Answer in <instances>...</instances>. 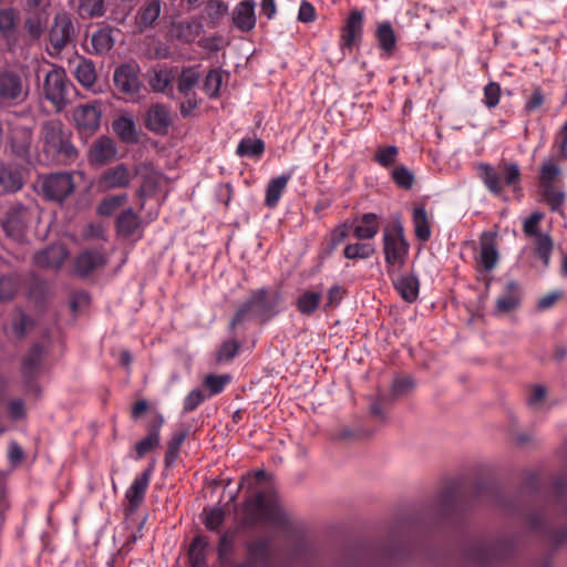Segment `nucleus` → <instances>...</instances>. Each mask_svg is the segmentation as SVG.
<instances>
[{
	"mask_svg": "<svg viewBox=\"0 0 567 567\" xmlns=\"http://www.w3.org/2000/svg\"><path fill=\"white\" fill-rule=\"evenodd\" d=\"M492 493V489L483 482L467 483L454 480L437 494L434 503L435 514L441 519L457 520L473 501L486 497Z\"/></svg>",
	"mask_w": 567,
	"mask_h": 567,
	"instance_id": "obj_1",
	"label": "nucleus"
},
{
	"mask_svg": "<svg viewBox=\"0 0 567 567\" xmlns=\"http://www.w3.org/2000/svg\"><path fill=\"white\" fill-rule=\"evenodd\" d=\"M282 296L279 290L259 288L252 290L246 301L236 310L229 322V329L235 330L237 326L246 320L257 319L267 322L280 312Z\"/></svg>",
	"mask_w": 567,
	"mask_h": 567,
	"instance_id": "obj_2",
	"label": "nucleus"
},
{
	"mask_svg": "<svg viewBox=\"0 0 567 567\" xmlns=\"http://www.w3.org/2000/svg\"><path fill=\"white\" fill-rule=\"evenodd\" d=\"M243 514V524L249 528L262 522L277 526L288 523L287 514L278 499L262 491L245 501Z\"/></svg>",
	"mask_w": 567,
	"mask_h": 567,
	"instance_id": "obj_3",
	"label": "nucleus"
},
{
	"mask_svg": "<svg viewBox=\"0 0 567 567\" xmlns=\"http://www.w3.org/2000/svg\"><path fill=\"white\" fill-rule=\"evenodd\" d=\"M513 551V543L508 539L476 540L466 548L465 559L468 567H502Z\"/></svg>",
	"mask_w": 567,
	"mask_h": 567,
	"instance_id": "obj_4",
	"label": "nucleus"
},
{
	"mask_svg": "<svg viewBox=\"0 0 567 567\" xmlns=\"http://www.w3.org/2000/svg\"><path fill=\"white\" fill-rule=\"evenodd\" d=\"M43 150L59 164H70L78 151L70 140V132L59 122H48L43 125Z\"/></svg>",
	"mask_w": 567,
	"mask_h": 567,
	"instance_id": "obj_5",
	"label": "nucleus"
},
{
	"mask_svg": "<svg viewBox=\"0 0 567 567\" xmlns=\"http://www.w3.org/2000/svg\"><path fill=\"white\" fill-rule=\"evenodd\" d=\"M499 169L501 172H497L493 166L484 163L477 166L478 177L486 188L496 196L503 193L504 186L515 189L520 182V169L516 163H504Z\"/></svg>",
	"mask_w": 567,
	"mask_h": 567,
	"instance_id": "obj_6",
	"label": "nucleus"
},
{
	"mask_svg": "<svg viewBox=\"0 0 567 567\" xmlns=\"http://www.w3.org/2000/svg\"><path fill=\"white\" fill-rule=\"evenodd\" d=\"M383 252L388 272L395 266L402 267L409 255L410 245L400 223L389 225L383 230Z\"/></svg>",
	"mask_w": 567,
	"mask_h": 567,
	"instance_id": "obj_7",
	"label": "nucleus"
},
{
	"mask_svg": "<svg viewBox=\"0 0 567 567\" xmlns=\"http://www.w3.org/2000/svg\"><path fill=\"white\" fill-rule=\"evenodd\" d=\"M29 95L28 83L21 74L13 70L0 72V103L9 106L18 105Z\"/></svg>",
	"mask_w": 567,
	"mask_h": 567,
	"instance_id": "obj_8",
	"label": "nucleus"
},
{
	"mask_svg": "<svg viewBox=\"0 0 567 567\" xmlns=\"http://www.w3.org/2000/svg\"><path fill=\"white\" fill-rule=\"evenodd\" d=\"M75 184L71 173H53L45 176L41 183L43 195L51 200L62 202L74 190Z\"/></svg>",
	"mask_w": 567,
	"mask_h": 567,
	"instance_id": "obj_9",
	"label": "nucleus"
},
{
	"mask_svg": "<svg viewBox=\"0 0 567 567\" xmlns=\"http://www.w3.org/2000/svg\"><path fill=\"white\" fill-rule=\"evenodd\" d=\"M140 72L141 69L136 62H127L118 65L113 74L115 87L125 95H137L142 87Z\"/></svg>",
	"mask_w": 567,
	"mask_h": 567,
	"instance_id": "obj_10",
	"label": "nucleus"
},
{
	"mask_svg": "<svg viewBox=\"0 0 567 567\" xmlns=\"http://www.w3.org/2000/svg\"><path fill=\"white\" fill-rule=\"evenodd\" d=\"M75 35V28L71 17L65 12L55 14L49 32V43L54 53H60Z\"/></svg>",
	"mask_w": 567,
	"mask_h": 567,
	"instance_id": "obj_11",
	"label": "nucleus"
},
{
	"mask_svg": "<svg viewBox=\"0 0 567 567\" xmlns=\"http://www.w3.org/2000/svg\"><path fill=\"white\" fill-rule=\"evenodd\" d=\"M47 349L42 343H34L21 364V373L29 390L35 389L34 381L41 372Z\"/></svg>",
	"mask_w": 567,
	"mask_h": 567,
	"instance_id": "obj_12",
	"label": "nucleus"
},
{
	"mask_svg": "<svg viewBox=\"0 0 567 567\" xmlns=\"http://www.w3.org/2000/svg\"><path fill=\"white\" fill-rule=\"evenodd\" d=\"M173 123V114L169 106L161 103L153 104L145 114V127L158 135H165Z\"/></svg>",
	"mask_w": 567,
	"mask_h": 567,
	"instance_id": "obj_13",
	"label": "nucleus"
},
{
	"mask_svg": "<svg viewBox=\"0 0 567 567\" xmlns=\"http://www.w3.org/2000/svg\"><path fill=\"white\" fill-rule=\"evenodd\" d=\"M68 80L62 70H51L47 73L43 84L45 97L54 105H61L66 99Z\"/></svg>",
	"mask_w": 567,
	"mask_h": 567,
	"instance_id": "obj_14",
	"label": "nucleus"
},
{
	"mask_svg": "<svg viewBox=\"0 0 567 567\" xmlns=\"http://www.w3.org/2000/svg\"><path fill=\"white\" fill-rule=\"evenodd\" d=\"M498 260L496 234L492 231L483 233L480 238V256L477 259L480 269L489 272L497 266Z\"/></svg>",
	"mask_w": 567,
	"mask_h": 567,
	"instance_id": "obj_15",
	"label": "nucleus"
},
{
	"mask_svg": "<svg viewBox=\"0 0 567 567\" xmlns=\"http://www.w3.org/2000/svg\"><path fill=\"white\" fill-rule=\"evenodd\" d=\"M165 419L161 413H156L147 423V435L135 444L136 458H143L147 453L159 446L161 429Z\"/></svg>",
	"mask_w": 567,
	"mask_h": 567,
	"instance_id": "obj_16",
	"label": "nucleus"
},
{
	"mask_svg": "<svg viewBox=\"0 0 567 567\" xmlns=\"http://www.w3.org/2000/svg\"><path fill=\"white\" fill-rule=\"evenodd\" d=\"M73 118L82 134L91 135L100 126L101 111L95 104H82L74 110Z\"/></svg>",
	"mask_w": 567,
	"mask_h": 567,
	"instance_id": "obj_17",
	"label": "nucleus"
},
{
	"mask_svg": "<svg viewBox=\"0 0 567 567\" xmlns=\"http://www.w3.org/2000/svg\"><path fill=\"white\" fill-rule=\"evenodd\" d=\"M247 559L250 567H271V543L269 538L260 537L246 544Z\"/></svg>",
	"mask_w": 567,
	"mask_h": 567,
	"instance_id": "obj_18",
	"label": "nucleus"
},
{
	"mask_svg": "<svg viewBox=\"0 0 567 567\" xmlns=\"http://www.w3.org/2000/svg\"><path fill=\"white\" fill-rule=\"evenodd\" d=\"M27 210L22 205H16L8 209L2 219V228L8 237L20 240L25 229Z\"/></svg>",
	"mask_w": 567,
	"mask_h": 567,
	"instance_id": "obj_19",
	"label": "nucleus"
},
{
	"mask_svg": "<svg viewBox=\"0 0 567 567\" xmlns=\"http://www.w3.org/2000/svg\"><path fill=\"white\" fill-rule=\"evenodd\" d=\"M162 12V2L159 0H147L136 11L135 27L140 32L156 27Z\"/></svg>",
	"mask_w": 567,
	"mask_h": 567,
	"instance_id": "obj_20",
	"label": "nucleus"
},
{
	"mask_svg": "<svg viewBox=\"0 0 567 567\" xmlns=\"http://www.w3.org/2000/svg\"><path fill=\"white\" fill-rule=\"evenodd\" d=\"M132 175L123 163L110 167L100 177L99 186L104 189L125 188L130 185Z\"/></svg>",
	"mask_w": 567,
	"mask_h": 567,
	"instance_id": "obj_21",
	"label": "nucleus"
},
{
	"mask_svg": "<svg viewBox=\"0 0 567 567\" xmlns=\"http://www.w3.org/2000/svg\"><path fill=\"white\" fill-rule=\"evenodd\" d=\"M105 264L106 259L101 249H86L76 257L74 269L76 275L85 277L95 269L102 268Z\"/></svg>",
	"mask_w": 567,
	"mask_h": 567,
	"instance_id": "obj_22",
	"label": "nucleus"
},
{
	"mask_svg": "<svg viewBox=\"0 0 567 567\" xmlns=\"http://www.w3.org/2000/svg\"><path fill=\"white\" fill-rule=\"evenodd\" d=\"M68 257V250L62 245H52L35 252L33 262L38 268L59 269Z\"/></svg>",
	"mask_w": 567,
	"mask_h": 567,
	"instance_id": "obj_23",
	"label": "nucleus"
},
{
	"mask_svg": "<svg viewBox=\"0 0 567 567\" xmlns=\"http://www.w3.org/2000/svg\"><path fill=\"white\" fill-rule=\"evenodd\" d=\"M522 288L518 282L511 280L495 301V309L499 313H508L520 307Z\"/></svg>",
	"mask_w": 567,
	"mask_h": 567,
	"instance_id": "obj_24",
	"label": "nucleus"
},
{
	"mask_svg": "<svg viewBox=\"0 0 567 567\" xmlns=\"http://www.w3.org/2000/svg\"><path fill=\"white\" fill-rule=\"evenodd\" d=\"M153 470L150 467L137 475L125 493L130 509L134 512L143 503Z\"/></svg>",
	"mask_w": 567,
	"mask_h": 567,
	"instance_id": "obj_25",
	"label": "nucleus"
},
{
	"mask_svg": "<svg viewBox=\"0 0 567 567\" xmlns=\"http://www.w3.org/2000/svg\"><path fill=\"white\" fill-rule=\"evenodd\" d=\"M117 150L114 142L106 136H102L93 142L90 147V162L96 165H104L116 156Z\"/></svg>",
	"mask_w": 567,
	"mask_h": 567,
	"instance_id": "obj_26",
	"label": "nucleus"
},
{
	"mask_svg": "<svg viewBox=\"0 0 567 567\" xmlns=\"http://www.w3.org/2000/svg\"><path fill=\"white\" fill-rule=\"evenodd\" d=\"M174 72L169 68L153 69L148 72V84L154 92L165 93L167 96L173 97Z\"/></svg>",
	"mask_w": 567,
	"mask_h": 567,
	"instance_id": "obj_27",
	"label": "nucleus"
},
{
	"mask_svg": "<svg viewBox=\"0 0 567 567\" xmlns=\"http://www.w3.org/2000/svg\"><path fill=\"white\" fill-rule=\"evenodd\" d=\"M233 22L236 28L244 32L254 29L256 24L255 3L250 0L238 3L233 12Z\"/></svg>",
	"mask_w": 567,
	"mask_h": 567,
	"instance_id": "obj_28",
	"label": "nucleus"
},
{
	"mask_svg": "<svg viewBox=\"0 0 567 567\" xmlns=\"http://www.w3.org/2000/svg\"><path fill=\"white\" fill-rule=\"evenodd\" d=\"M115 227L120 236L128 238L140 230L142 220L132 208H126L117 216Z\"/></svg>",
	"mask_w": 567,
	"mask_h": 567,
	"instance_id": "obj_29",
	"label": "nucleus"
},
{
	"mask_svg": "<svg viewBox=\"0 0 567 567\" xmlns=\"http://www.w3.org/2000/svg\"><path fill=\"white\" fill-rule=\"evenodd\" d=\"M23 186L22 172L10 165L0 167V193H16Z\"/></svg>",
	"mask_w": 567,
	"mask_h": 567,
	"instance_id": "obj_30",
	"label": "nucleus"
},
{
	"mask_svg": "<svg viewBox=\"0 0 567 567\" xmlns=\"http://www.w3.org/2000/svg\"><path fill=\"white\" fill-rule=\"evenodd\" d=\"M31 131L23 126L11 130L10 146L12 152L20 158H27L31 145Z\"/></svg>",
	"mask_w": 567,
	"mask_h": 567,
	"instance_id": "obj_31",
	"label": "nucleus"
},
{
	"mask_svg": "<svg viewBox=\"0 0 567 567\" xmlns=\"http://www.w3.org/2000/svg\"><path fill=\"white\" fill-rule=\"evenodd\" d=\"M394 288L406 302L416 300L420 290L419 279L414 275H402L393 280Z\"/></svg>",
	"mask_w": 567,
	"mask_h": 567,
	"instance_id": "obj_32",
	"label": "nucleus"
},
{
	"mask_svg": "<svg viewBox=\"0 0 567 567\" xmlns=\"http://www.w3.org/2000/svg\"><path fill=\"white\" fill-rule=\"evenodd\" d=\"M291 178V174H282L276 178H272L266 187L265 205L269 208H274L278 205L282 193L287 188V185Z\"/></svg>",
	"mask_w": 567,
	"mask_h": 567,
	"instance_id": "obj_33",
	"label": "nucleus"
},
{
	"mask_svg": "<svg viewBox=\"0 0 567 567\" xmlns=\"http://www.w3.org/2000/svg\"><path fill=\"white\" fill-rule=\"evenodd\" d=\"M412 221L415 237L420 241H427L431 238V226L424 205H417L413 208Z\"/></svg>",
	"mask_w": 567,
	"mask_h": 567,
	"instance_id": "obj_34",
	"label": "nucleus"
},
{
	"mask_svg": "<svg viewBox=\"0 0 567 567\" xmlns=\"http://www.w3.org/2000/svg\"><path fill=\"white\" fill-rule=\"evenodd\" d=\"M379 218L373 213L363 214L361 224L353 228V235L359 240H369L377 236L379 231Z\"/></svg>",
	"mask_w": 567,
	"mask_h": 567,
	"instance_id": "obj_35",
	"label": "nucleus"
},
{
	"mask_svg": "<svg viewBox=\"0 0 567 567\" xmlns=\"http://www.w3.org/2000/svg\"><path fill=\"white\" fill-rule=\"evenodd\" d=\"M199 81L200 74L195 66L184 68L177 78V90L184 97H188Z\"/></svg>",
	"mask_w": 567,
	"mask_h": 567,
	"instance_id": "obj_36",
	"label": "nucleus"
},
{
	"mask_svg": "<svg viewBox=\"0 0 567 567\" xmlns=\"http://www.w3.org/2000/svg\"><path fill=\"white\" fill-rule=\"evenodd\" d=\"M19 12L14 8L0 9V33L7 39H13L17 33Z\"/></svg>",
	"mask_w": 567,
	"mask_h": 567,
	"instance_id": "obj_37",
	"label": "nucleus"
},
{
	"mask_svg": "<svg viewBox=\"0 0 567 567\" xmlns=\"http://www.w3.org/2000/svg\"><path fill=\"white\" fill-rule=\"evenodd\" d=\"M375 37L380 49L391 55L396 45V37L391 23L388 21L379 23Z\"/></svg>",
	"mask_w": 567,
	"mask_h": 567,
	"instance_id": "obj_38",
	"label": "nucleus"
},
{
	"mask_svg": "<svg viewBox=\"0 0 567 567\" xmlns=\"http://www.w3.org/2000/svg\"><path fill=\"white\" fill-rule=\"evenodd\" d=\"M265 152V143L260 138L244 137L237 145L236 154L240 157L260 158Z\"/></svg>",
	"mask_w": 567,
	"mask_h": 567,
	"instance_id": "obj_39",
	"label": "nucleus"
},
{
	"mask_svg": "<svg viewBox=\"0 0 567 567\" xmlns=\"http://www.w3.org/2000/svg\"><path fill=\"white\" fill-rule=\"evenodd\" d=\"M321 299V292L306 290L297 298L296 307L300 313L311 316L319 308Z\"/></svg>",
	"mask_w": 567,
	"mask_h": 567,
	"instance_id": "obj_40",
	"label": "nucleus"
},
{
	"mask_svg": "<svg viewBox=\"0 0 567 567\" xmlns=\"http://www.w3.org/2000/svg\"><path fill=\"white\" fill-rule=\"evenodd\" d=\"M113 130L125 143H135L138 140L135 123L131 117L120 116L113 122Z\"/></svg>",
	"mask_w": 567,
	"mask_h": 567,
	"instance_id": "obj_41",
	"label": "nucleus"
},
{
	"mask_svg": "<svg viewBox=\"0 0 567 567\" xmlns=\"http://www.w3.org/2000/svg\"><path fill=\"white\" fill-rule=\"evenodd\" d=\"M113 30L110 28H101L93 33L91 44L96 54L109 52L114 45Z\"/></svg>",
	"mask_w": 567,
	"mask_h": 567,
	"instance_id": "obj_42",
	"label": "nucleus"
},
{
	"mask_svg": "<svg viewBox=\"0 0 567 567\" xmlns=\"http://www.w3.org/2000/svg\"><path fill=\"white\" fill-rule=\"evenodd\" d=\"M560 174L561 168L554 158L545 159L539 168V186L555 185Z\"/></svg>",
	"mask_w": 567,
	"mask_h": 567,
	"instance_id": "obj_43",
	"label": "nucleus"
},
{
	"mask_svg": "<svg viewBox=\"0 0 567 567\" xmlns=\"http://www.w3.org/2000/svg\"><path fill=\"white\" fill-rule=\"evenodd\" d=\"M543 200L550 208L551 212H560L565 202L566 195L563 190L558 189L555 185L539 186Z\"/></svg>",
	"mask_w": 567,
	"mask_h": 567,
	"instance_id": "obj_44",
	"label": "nucleus"
},
{
	"mask_svg": "<svg viewBox=\"0 0 567 567\" xmlns=\"http://www.w3.org/2000/svg\"><path fill=\"white\" fill-rule=\"evenodd\" d=\"M21 288V278L16 274L0 277V301L13 299Z\"/></svg>",
	"mask_w": 567,
	"mask_h": 567,
	"instance_id": "obj_45",
	"label": "nucleus"
},
{
	"mask_svg": "<svg viewBox=\"0 0 567 567\" xmlns=\"http://www.w3.org/2000/svg\"><path fill=\"white\" fill-rule=\"evenodd\" d=\"M392 182L401 189L409 190L415 183V176L405 165H396L391 169Z\"/></svg>",
	"mask_w": 567,
	"mask_h": 567,
	"instance_id": "obj_46",
	"label": "nucleus"
},
{
	"mask_svg": "<svg viewBox=\"0 0 567 567\" xmlns=\"http://www.w3.org/2000/svg\"><path fill=\"white\" fill-rule=\"evenodd\" d=\"M534 239V250L536 256L542 260L545 267H548L554 247L551 237L548 234H544Z\"/></svg>",
	"mask_w": 567,
	"mask_h": 567,
	"instance_id": "obj_47",
	"label": "nucleus"
},
{
	"mask_svg": "<svg viewBox=\"0 0 567 567\" xmlns=\"http://www.w3.org/2000/svg\"><path fill=\"white\" fill-rule=\"evenodd\" d=\"M186 436L187 432L185 430H182L175 432L172 439L168 441L167 450L164 457V463L166 467L172 466L173 463L177 460L181 446L184 443Z\"/></svg>",
	"mask_w": 567,
	"mask_h": 567,
	"instance_id": "obj_48",
	"label": "nucleus"
},
{
	"mask_svg": "<svg viewBox=\"0 0 567 567\" xmlns=\"http://www.w3.org/2000/svg\"><path fill=\"white\" fill-rule=\"evenodd\" d=\"M375 252V248L370 243L349 244L343 249V256L347 259H368Z\"/></svg>",
	"mask_w": 567,
	"mask_h": 567,
	"instance_id": "obj_49",
	"label": "nucleus"
},
{
	"mask_svg": "<svg viewBox=\"0 0 567 567\" xmlns=\"http://www.w3.org/2000/svg\"><path fill=\"white\" fill-rule=\"evenodd\" d=\"M78 12L82 18H96L105 13V0H79Z\"/></svg>",
	"mask_w": 567,
	"mask_h": 567,
	"instance_id": "obj_50",
	"label": "nucleus"
},
{
	"mask_svg": "<svg viewBox=\"0 0 567 567\" xmlns=\"http://www.w3.org/2000/svg\"><path fill=\"white\" fill-rule=\"evenodd\" d=\"M75 79L85 87H91L96 80L94 64L89 60H82L75 69Z\"/></svg>",
	"mask_w": 567,
	"mask_h": 567,
	"instance_id": "obj_51",
	"label": "nucleus"
},
{
	"mask_svg": "<svg viewBox=\"0 0 567 567\" xmlns=\"http://www.w3.org/2000/svg\"><path fill=\"white\" fill-rule=\"evenodd\" d=\"M127 198L128 197L126 194L112 195L103 198L97 206V214L105 217L112 216L121 206L127 202Z\"/></svg>",
	"mask_w": 567,
	"mask_h": 567,
	"instance_id": "obj_52",
	"label": "nucleus"
},
{
	"mask_svg": "<svg viewBox=\"0 0 567 567\" xmlns=\"http://www.w3.org/2000/svg\"><path fill=\"white\" fill-rule=\"evenodd\" d=\"M221 83V72L217 69H212L206 74L203 84V90L210 99H217L219 96Z\"/></svg>",
	"mask_w": 567,
	"mask_h": 567,
	"instance_id": "obj_53",
	"label": "nucleus"
},
{
	"mask_svg": "<svg viewBox=\"0 0 567 567\" xmlns=\"http://www.w3.org/2000/svg\"><path fill=\"white\" fill-rule=\"evenodd\" d=\"M45 20L40 12H31L24 20V29L32 39H39L44 31Z\"/></svg>",
	"mask_w": 567,
	"mask_h": 567,
	"instance_id": "obj_54",
	"label": "nucleus"
},
{
	"mask_svg": "<svg viewBox=\"0 0 567 567\" xmlns=\"http://www.w3.org/2000/svg\"><path fill=\"white\" fill-rule=\"evenodd\" d=\"M398 155L399 148L394 145H389L379 147L373 158L380 166L388 168L396 162Z\"/></svg>",
	"mask_w": 567,
	"mask_h": 567,
	"instance_id": "obj_55",
	"label": "nucleus"
},
{
	"mask_svg": "<svg viewBox=\"0 0 567 567\" xmlns=\"http://www.w3.org/2000/svg\"><path fill=\"white\" fill-rule=\"evenodd\" d=\"M199 31L200 25L196 22H181L176 25V37L185 43L194 42Z\"/></svg>",
	"mask_w": 567,
	"mask_h": 567,
	"instance_id": "obj_56",
	"label": "nucleus"
},
{
	"mask_svg": "<svg viewBox=\"0 0 567 567\" xmlns=\"http://www.w3.org/2000/svg\"><path fill=\"white\" fill-rule=\"evenodd\" d=\"M547 389L544 385H533L529 389L527 405L533 410H540L546 401Z\"/></svg>",
	"mask_w": 567,
	"mask_h": 567,
	"instance_id": "obj_57",
	"label": "nucleus"
},
{
	"mask_svg": "<svg viewBox=\"0 0 567 567\" xmlns=\"http://www.w3.org/2000/svg\"><path fill=\"white\" fill-rule=\"evenodd\" d=\"M230 378L228 375H216V374H208L204 379V385L209 390L208 396L217 395L221 393L226 386V384L229 382Z\"/></svg>",
	"mask_w": 567,
	"mask_h": 567,
	"instance_id": "obj_58",
	"label": "nucleus"
},
{
	"mask_svg": "<svg viewBox=\"0 0 567 567\" xmlns=\"http://www.w3.org/2000/svg\"><path fill=\"white\" fill-rule=\"evenodd\" d=\"M208 395L202 390V389H194L192 390L183 401V411L184 413H189L194 410H196L206 399Z\"/></svg>",
	"mask_w": 567,
	"mask_h": 567,
	"instance_id": "obj_59",
	"label": "nucleus"
},
{
	"mask_svg": "<svg viewBox=\"0 0 567 567\" xmlns=\"http://www.w3.org/2000/svg\"><path fill=\"white\" fill-rule=\"evenodd\" d=\"M240 343L235 339H229L223 342L220 348L217 351V361H230L234 359L239 350Z\"/></svg>",
	"mask_w": 567,
	"mask_h": 567,
	"instance_id": "obj_60",
	"label": "nucleus"
},
{
	"mask_svg": "<svg viewBox=\"0 0 567 567\" xmlns=\"http://www.w3.org/2000/svg\"><path fill=\"white\" fill-rule=\"evenodd\" d=\"M206 12L209 20L216 23L220 18L227 14L228 6L223 0H210L206 6Z\"/></svg>",
	"mask_w": 567,
	"mask_h": 567,
	"instance_id": "obj_61",
	"label": "nucleus"
},
{
	"mask_svg": "<svg viewBox=\"0 0 567 567\" xmlns=\"http://www.w3.org/2000/svg\"><path fill=\"white\" fill-rule=\"evenodd\" d=\"M543 217L544 215L539 212H534L529 215L523 225V231L525 236L536 238L539 235H544L543 233L538 231L539 223Z\"/></svg>",
	"mask_w": 567,
	"mask_h": 567,
	"instance_id": "obj_62",
	"label": "nucleus"
},
{
	"mask_svg": "<svg viewBox=\"0 0 567 567\" xmlns=\"http://www.w3.org/2000/svg\"><path fill=\"white\" fill-rule=\"evenodd\" d=\"M414 388V381L411 377H399L393 380L392 395L402 396L408 394Z\"/></svg>",
	"mask_w": 567,
	"mask_h": 567,
	"instance_id": "obj_63",
	"label": "nucleus"
},
{
	"mask_svg": "<svg viewBox=\"0 0 567 567\" xmlns=\"http://www.w3.org/2000/svg\"><path fill=\"white\" fill-rule=\"evenodd\" d=\"M346 295V289L340 285L332 286L327 293V301L324 303L323 310L327 311L329 309L337 308L342 301Z\"/></svg>",
	"mask_w": 567,
	"mask_h": 567,
	"instance_id": "obj_64",
	"label": "nucleus"
}]
</instances>
